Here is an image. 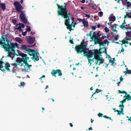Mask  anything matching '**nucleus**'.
<instances>
[{"label":"nucleus","instance_id":"e2e57ef3","mask_svg":"<svg viewBox=\"0 0 131 131\" xmlns=\"http://www.w3.org/2000/svg\"><path fill=\"white\" fill-rule=\"evenodd\" d=\"M97 27L98 28H99L101 26H102L100 24H99L97 25Z\"/></svg>","mask_w":131,"mask_h":131},{"label":"nucleus","instance_id":"0eeeda50","mask_svg":"<svg viewBox=\"0 0 131 131\" xmlns=\"http://www.w3.org/2000/svg\"><path fill=\"white\" fill-rule=\"evenodd\" d=\"M2 40L0 39V45H1L2 47L3 46V47L6 50L7 46V45L5 42L6 39L3 36H2Z\"/></svg>","mask_w":131,"mask_h":131},{"label":"nucleus","instance_id":"bb28decb","mask_svg":"<svg viewBox=\"0 0 131 131\" xmlns=\"http://www.w3.org/2000/svg\"><path fill=\"white\" fill-rule=\"evenodd\" d=\"M124 98H126L127 99V101H129L130 100H131V96L129 94L126 95H125L123 97Z\"/></svg>","mask_w":131,"mask_h":131},{"label":"nucleus","instance_id":"cd10ccee","mask_svg":"<svg viewBox=\"0 0 131 131\" xmlns=\"http://www.w3.org/2000/svg\"><path fill=\"white\" fill-rule=\"evenodd\" d=\"M102 91V90H101L100 89V90H99V89H97L96 90H95V92H94L93 94H92V98L93 97V95H94V94H96V93H99V92H101V91Z\"/></svg>","mask_w":131,"mask_h":131},{"label":"nucleus","instance_id":"6e6552de","mask_svg":"<svg viewBox=\"0 0 131 131\" xmlns=\"http://www.w3.org/2000/svg\"><path fill=\"white\" fill-rule=\"evenodd\" d=\"M25 13L24 12H22L21 13H20V17L21 20L23 22L24 24H26L27 23L28 20L25 16Z\"/></svg>","mask_w":131,"mask_h":131},{"label":"nucleus","instance_id":"f03ea898","mask_svg":"<svg viewBox=\"0 0 131 131\" xmlns=\"http://www.w3.org/2000/svg\"><path fill=\"white\" fill-rule=\"evenodd\" d=\"M4 36L5 37L6 40L7 42V45L8 46L6 48V51L8 52L7 53V55L6 57H10L13 60L14 57V56L15 54H16L15 52V48L16 47L18 48L19 46L17 43H11L7 39V36L6 35H5Z\"/></svg>","mask_w":131,"mask_h":131},{"label":"nucleus","instance_id":"6e6d98bb","mask_svg":"<svg viewBox=\"0 0 131 131\" xmlns=\"http://www.w3.org/2000/svg\"><path fill=\"white\" fill-rule=\"evenodd\" d=\"M69 42L71 44H74L72 39V40L70 39L69 40Z\"/></svg>","mask_w":131,"mask_h":131},{"label":"nucleus","instance_id":"79ce46f5","mask_svg":"<svg viewBox=\"0 0 131 131\" xmlns=\"http://www.w3.org/2000/svg\"><path fill=\"white\" fill-rule=\"evenodd\" d=\"M12 22L14 24L16 25L17 23V20L16 19H13L12 20Z\"/></svg>","mask_w":131,"mask_h":131},{"label":"nucleus","instance_id":"c03bdc74","mask_svg":"<svg viewBox=\"0 0 131 131\" xmlns=\"http://www.w3.org/2000/svg\"><path fill=\"white\" fill-rule=\"evenodd\" d=\"M104 29L105 30V31L106 32H108L109 30V28L106 27H105V28Z\"/></svg>","mask_w":131,"mask_h":131},{"label":"nucleus","instance_id":"473e14b6","mask_svg":"<svg viewBox=\"0 0 131 131\" xmlns=\"http://www.w3.org/2000/svg\"><path fill=\"white\" fill-rule=\"evenodd\" d=\"M118 91V93H124L126 95H127V92H126L125 91H121L119 90V91Z\"/></svg>","mask_w":131,"mask_h":131},{"label":"nucleus","instance_id":"8fccbe9b","mask_svg":"<svg viewBox=\"0 0 131 131\" xmlns=\"http://www.w3.org/2000/svg\"><path fill=\"white\" fill-rule=\"evenodd\" d=\"M91 27H92V29L94 30H95L97 28L95 26H91Z\"/></svg>","mask_w":131,"mask_h":131},{"label":"nucleus","instance_id":"b1692460","mask_svg":"<svg viewBox=\"0 0 131 131\" xmlns=\"http://www.w3.org/2000/svg\"><path fill=\"white\" fill-rule=\"evenodd\" d=\"M57 6H58V9H59V10H60V7L61 6H62V7H61V10H65V9H66V6H66V5H65L63 7V6H60V5H59V4H57Z\"/></svg>","mask_w":131,"mask_h":131},{"label":"nucleus","instance_id":"bf43d9fd","mask_svg":"<svg viewBox=\"0 0 131 131\" xmlns=\"http://www.w3.org/2000/svg\"><path fill=\"white\" fill-rule=\"evenodd\" d=\"M77 19L79 20L80 22L82 21H83V20H82V19L80 18H77Z\"/></svg>","mask_w":131,"mask_h":131},{"label":"nucleus","instance_id":"f704fd0d","mask_svg":"<svg viewBox=\"0 0 131 131\" xmlns=\"http://www.w3.org/2000/svg\"><path fill=\"white\" fill-rule=\"evenodd\" d=\"M15 29L18 30L20 32L22 31H23V30L21 29L20 26H19L18 28H15Z\"/></svg>","mask_w":131,"mask_h":131},{"label":"nucleus","instance_id":"f257e3e1","mask_svg":"<svg viewBox=\"0 0 131 131\" xmlns=\"http://www.w3.org/2000/svg\"><path fill=\"white\" fill-rule=\"evenodd\" d=\"M19 55L22 57V58L20 59L19 58H17L16 62L17 63L18 65L21 66H23L24 68L22 69V71L26 72L28 70V69H30L32 66L31 65L29 64L27 62L28 60L29 61H30L31 60H29V58L27 56L26 54L20 53Z\"/></svg>","mask_w":131,"mask_h":131},{"label":"nucleus","instance_id":"4d7b16f0","mask_svg":"<svg viewBox=\"0 0 131 131\" xmlns=\"http://www.w3.org/2000/svg\"><path fill=\"white\" fill-rule=\"evenodd\" d=\"M85 16L86 17H87L88 18H89L90 17V15H88L87 14H85Z\"/></svg>","mask_w":131,"mask_h":131},{"label":"nucleus","instance_id":"39448f33","mask_svg":"<svg viewBox=\"0 0 131 131\" xmlns=\"http://www.w3.org/2000/svg\"><path fill=\"white\" fill-rule=\"evenodd\" d=\"M93 52L94 58H96V57H99V55L100 54H101L102 53L104 52L105 53H106L107 50L105 47H104L102 48H100V51L97 49L94 50V51Z\"/></svg>","mask_w":131,"mask_h":131},{"label":"nucleus","instance_id":"4be33fe9","mask_svg":"<svg viewBox=\"0 0 131 131\" xmlns=\"http://www.w3.org/2000/svg\"><path fill=\"white\" fill-rule=\"evenodd\" d=\"M126 15H124V18H131V10L130 13L126 12Z\"/></svg>","mask_w":131,"mask_h":131},{"label":"nucleus","instance_id":"6ab92c4d","mask_svg":"<svg viewBox=\"0 0 131 131\" xmlns=\"http://www.w3.org/2000/svg\"><path fill=\"white\" fill-rule=\"evenodd\" d=\"M93 41L94 42V44H100V42L99 40V38H94L93 39L90 40V41Z\"/></svg>","mask_w":131,"mask_h":131},{"label":"nucleus","instance_id":"de8ad7c7","mask_svg":"<svg viewBox=\"0 0 131 131\" xmlns=\"http://www.w3.org/2000/svg\"><path fill=\"white\" fill-rule=\"evenodd\" d=\"M111 65L113 66L114 67H115V65H116V63L114 62H112V64H111Z\"/></svg>","mask_w":131,"mask_h":131},{"label":"nucleus","instance_id":"c9c22d12","mask_svg":"<svg viewBox=\"0 0 131 131\" xmlns=\"http://www.w3.org/2000/svg\"><path fill=\"white\" fill-rule=\"evenodd\" d=\"M27 28L26 29V30L27 31H31V29L30 28V26H26Z\"/></svg>","mask_w":131,"mask_h":131},{"label":"nucleus","instance_id":"49530a36","mask_svg":"<svg viewBox=\"0 0 131 131\" xmlns=\"http://www.w3.org/2000/svg\"><path fill=\"white\" fill-rule=\"evenodd\" d=\"M76 24V23H73V21H72L71 25H72L73 26V27H75V25Z\"/></svg>","mask_w":131,"mask_h":131},{"label":"nucleus","instance_id":"7c9ffc66","mask_svg":"<svg viewBox=\"0 0 131 131\" xmlns=\"http://www.w3.org/2000/svg\"><path fill=\"white\" fill-rule=\"evenodd\" d=\"M126 36L129 37V38H131V32L127 31L126 32Z\"/></svg>","mask_w":131,"mask_h":131},{"label":"nucleus","instance_id":"a878e982","mask_svg":"<svg viewBox=\"0 0 131 131\" xmlns=\"http://www.w3.org/2000/svg\"><path fill=\"white\" fill-rule=\"evenodd\" d=\"M51 73L53 76H54L55 77H56L57 76L56 74L57 73V70H56L52 69L51 72Z\"/></svg>","mask_w":131,"mask_h":131},{"label":"nucleus","instance_id":"603ef678","mask_svg":"<svg viewBox=\"0 0 131 131\" xmlns=\"http://www.w3.org/2000/svg\"><path fill=\"white\" fill-rule=\"evenodd\" d=\"M130 4V2H129L127 1V6L128 7L131 5V4Z\"/></svg>","mask_w":131,"mask_h":131},{"label":"nucleus","instance_id":"5701e85b","mask_svg":"<svg viewBox=\"0 0 131 131\" xmlns=\"http://www.w3.org/2000/svg\"><path fill=\"white\" fill-rule=\"evenodd\" d=\"M6 6L5 4L4 3H2L1 2L0 3V8H1L3 11L5 9Z\"/></svg>","mask_w":131,"mask_h":131},{"label":"nucleus","instance_id":"a19ab883","mask_svg":"<svg viewBox=\"0 0 131 131\" xmlns=\"http://www.w3.org/2000/svg\"><path fill=\"white\" fill-rule=\"evenodd\" d=\"M125 99H124L122 101H120V102L122 103V104L123 103L125 102L126 101V100H127V99L126 98H125Z\"/></svg>","mask_w":131,"mask_h":131},{"label":"nucleus","instance_id":"69168bd1","mask_svg":"<svg viewBox=\"0 0 131 131\" xmlns=\"http://www.w3.org/2000/svg\"><path fill=\"white\" fill-rule=\"evenodd\" d=\"M99 40L100 42H101L102 41V39H101V38H100V37H99Z\"/></svg>","mask_w":131,"mask_h":131},{"label":"nucleus","instance_id":"ea45409f","mask_svg":"<svg viewBox=\"0 0 131 131\" xmlns=\"http://www.w3.org/2000/svg\"><path fill=\"white\" fill-rule=\"evenodd\" d=\"M11 65L14 66L15 67H16L17 65H18V63L17 62L16 63L11 64Z\"/></svg>","mask_w":131,"mask_h":131},{"label":"nucleus","instance_id":"c85d7f7f","mask_svg":"<svg viewBox=\"0 0 131 131\" xmlns=\"http://www.w3.org/2000/svg\"><path fill=\"white\" fill-rule=\"evenodd\" d=\"M57 73L58 74V76H61L62 75L61 71L60 69L57 70Z\"/></svg>","mask_w":131,"mask_h":131},{"label":"nucleus","instance_id":"09e8293b","mask_svg":"<svg viewBox=\"0 0 131 131\" xmlns=\"http://www.w3.org/2000/svg\"><path fill=\"white\" fill-rule=\"evenodd\" d=\"M104 42L106 44V43H107L108 44L109 42L108 41V40L107 39H105L104 40Z\"/></svg>","mask_w":131,"mask_h":131},{"label":"nucleus","instance_id":"3c124183","mask_svg":"<svg viewBox=\"0 0 131 131\" xmlns=\"http://www.w3.org/2000/svg\"><path fill=\"white\" fill-rule=\"evenodd\" d=\"M27 33V32L26 31H25L24 32H23L22 33V35L23 36H25L26 35Z\"/></svg>","mask_w":131,"mask_h":131},{"label":"nucleus","instance_id":"2eb2a0df","mask_svg":"<svg viewBox=\"0 0 131 131\" xmlns=\"http://www.w3.org/2000/svg\"><path fill=\"white\" fill-rule=\"evenodd\" d=\"M125 38V40H123L122 41V43H121V45H123V44H125V43H126L127 44H128L129 43V44L130 42H128V41L130 40H131V38H129L128 37H126Z\"/></svg>","mask_w":131,"mask_h":131},{"label":"nucleus","instance_id":"c756f323","mask_svg":"<svg viewBox=\"0 0 131 131\" xmlns=\"http://www.w3.org/2000/svg\"><path fill=\"white\" fill-rule=\"evenodd\" d=\"M123 73H125V75H127V74L128 73L129 74H131V70L127 71H123Z\"/></svg>","mask_w":131,"mask_h":131},{"label":"nucleus","instance_id":"f8f14e48","mask_svg":"<svg viewBox=\"0 0 131 131\" xmlns=\"http://www.w3.org/2000/svg\"><path fill=\"white\" fill-rule=\"evenodd\" d=\"M95 58L96 60L95 62V63L96 64L99 65L101 64H102L103 63V61L102 60L100 57H96Z\"/></svg>","mask_w":131,"mask_h":131},{"label":"nucleus","instance_id":"58836bf2","mask_svg":"<svg viewBox=\"0 0 131 131\" xmlns=\"http://www.w3.org/2000/svg\"><path fill=\"white\" fill-rule=\"evenodd\" d=\"M105 45L104 42H101L99 44V46L101 47L102 45L104 46Z\"/></svg>","mask_w":131,"mask_h":131},{"label":"nucleus","instance_id":"1a4fd4ad","mask_svg":"<svg viewBox=\"0 0 131 131\" xmlns=\"http://www.w3.org/2000/svg\"><path fill=\"white\" fill-rule=\"evenodd\" d=\"M93 52H92V51L91 50H89L88 51V53L85 55H84V56H85L87 58L89 61L90 62V61H92L93 59L92 60L90 59L92 57H93Z\"/></svg>","mask_w":131,"mask_h":131},{"label":"nucleus","instance_id":"423d86ee","mask_svg":"<svg viewBox=\"0 0 131 131\" xmlns=\"http://www.w3.org/2000/svg\"><path fill=\"white\" fill-rule=\"evenodd\" d=\"M13 4L15 9L17 11L21 13H21L23 12L25 13V11L23 10L24 9L23 7L18 1L15 2H14Z\"/></svg>","mask_w":131,"mask_h":131},{"label":"nucleus","instance_id":"37998d69","mask_svg":"<svg viewBox=\"0 0 131 131\" xmlns=\"http://www.w3.org/2000/svg\"><path fill=\"white\" fill-rule=\"evenodd\" d=\"M25 84V83L24 82H21L20 83V85H19V86H23L24 85V84Z\"/></svg>","mask_w":131,"mask_h":131},{"label":"nucleus","instance_id":"864d4df0","mask_svg":"<svg viewBox=\"0 0 131 131\" xmlns=\"http://www.w3.org/2000/svg\"><path fill=\"white\" fill-rule=\"evenodd\" d=\"M118 38H119V36L118 35L116 36V37H114V39H115V40H116L118 39Z\"/></svg>","mask_w":131,"mask_h":131},{"label":"nucleus","instance_id":"052dcab7","mask_svg":"<svg viewBox=\"0 0 131 131\" xmlns=\"http://www.w3.org/2000/svg\"><path fill=\"white\" fill-rule=\"evenodd\" d=\"M124 105H123V104L122 105H119V107L121 108H122V107H124Z\"/></svg>","mask_w":131,"mask_h":131},{"label":"nucleus","instance_id":"2f4dec72","mask_svg":"<svg viewBox=\"0 0 131 131\" xmlns=\"http://www.w3.org/2000/svg\"><path fill=\"white\" fill-rule=\"evenodd\" d=\"M115 17L114 16H111L110 18V20L111 21H114L115 20Z\"/></svg>","mask_w":131,"mask_h":131},{"label":"nucleus","instance_id":"ddd939ff","mask_svg":"<svg viewBox=\"0 0 131 131\" xmlns=\"http://www.w3.org/2000/svg\"><path fill=\"white\" fill-rule=\"evenodd\" d=\"M4 56L1 59V60L0 61V70L4 72L5 71V70L4 69H2L4 67L3 66V64H5V63L3 61V58Z\"/></svg>","mask_w":131,"mask_h":131},{"label":"nucleus","instance_id":"4c0bfd02","mask_svg":"<svg viewBox=\"0 0 131 131\" xmlns=\"http://www.w3.org/2000/svg\"><path fill=\"white\" fill-rule=\"evenodd\" d=\"M16 40L17 42H20V41L23 40L20 38L19 37H17L16 38Z\"/></svg>","mask_w":131,"mask_h":131},{"label":"nucleus","instance_id":"20e7f679","mask_svg":"<svg viewBox=\"0 0 131 131\" xmlns=\"http://www.w3.org/2000/svg\"><path fill=\"white\" fill-rule=\"evenodd\" d=\"M87 49L85 45L82 44L78 45H77L75 47V50L78 53H81L82 52H83V54L85 55L87 54L88 52L86 51Z\"/></svg>","mask_w":131,"mask_h":131},{"label":"nucleus","instance_id":"9b49d317","mask_svg":"<svg viewBox=\"0 0 131 131\" xmlns=\"http://www.w3.org/2000/svg\"><path fill=\"white\" fill-rule=\"evenodd\" d=\"M65 25L67 27V29L69 30L70 31L72 30V25L70 24L69 19H68L65 20Z\"/></svg>","mask_w":131,"mask_h":131},{"label":"nucleus","instance_id":"e433bc0d","mask_svg":"<svg viewBox=\"0 0 131 131\" xmlns=\"http://www.w3.org/2000/svg\"><path fill=\"white\" fill-rule=\"evenodd\" d=\"M124 25L122 24V25L119 26L120 28L125 30L126 29V28L124 26Z\"/></svg>","mask_w":131,"mask_h":131},{"label":"nucleus","instance_id":"5fc2aeb1","mask_svg":"<svg viewBox=\"0 0 131 131\" xmlns=\"http://www.w3.org/2000/svg\"><path fill=\"white\" fill-rule=\"evenodd\" d=\"M116 112H117L118 113V114L120 115L121 114L122 112H121L120 111H118V110H117Z\"/></svg>","mask_w":131,"mask_h":131},{"label":"nucleus","instance_id":"4468645a","mask_svg":"<svg viewBox=\"0 0 131 131\" xmlns=\"http://www.w3.org/2000/svg\"><path fill=\"white\" fill-rule=\"evenodd\" d=\"M5 68L8 71H10L11 66L10 64L8 62H6L5 64Z\"/></svg>","mask_w":131,"mask_h":131},{"label":"nucleus","instance_id":"7ed1b4c3","mask_svg":"<svg viewBox=\"0 0 131 131\" xmlns=\"http://www.w3.org/2000/svg\"><path fill=\"white\" fill-rule=\"evenodd\" d=\"M21 48L24 50L27 51L28 53L30 56H33L31 58L34 60V61L35 60L38 61L39 60V58L37 59L36 58L37 57L38 58L37 55V52L35 50L30 49L28 45H23L21 47Z\"/></svg>","mask_w":131,"mask_h":131},{"label":"nucleus","instance_id":"a211bd4d","mask_svg":"<svg viewBox=\"0 0 131 131\" xmlns=\"http://www.w3.org/2000/svg\"><path fill=\"white\" fill-rule=\"evenodd\" d=\"M97 115L100 117H102V116H103L105 118L108 119H109L112 120V121H113V120L112 119V118L111 117L107 116L106 115L103 116V114L100 113H99L98 114H97Z\"/></svg>","mask_w":131,"mask_h":131},{"label":"nucleus","instance_id":"13d9d810","mask_svg":"<svg viewBox=\"0 0 131 131\" xmlns=\"http://www.w3.org/2000/svg\"><path fill=\"white\" fill-rule=\"evenodd\" d=\"M45 76L44 75H43L39 79H40L41 80H42V78H45Z\"/></svg>","mask_w":131,"mask_h":131},{"label":"nucleus","instance_id":"aec40b11","mask_svg":"<svg viewBox=\"0 0 131 131\" xmlns=\"http://www.w3.org/2000/svg\"><path fill=\"white\" fill-rule=\"evenodd\" d=\"M117 26H118L119 25H118L116 24H114L113 25H112L111 26V27H112V30H113L114 32L116 31L117 32V31L116 30Z\"/></svg>","mask_w":131,"mask_h":131},{"label":"nucleus","instance_id":"dca6fc26","mask_svg":"<svg viewBox=\"0 0 131 131\" xmlns=\"http://www.w3.org/2000/svg\"><path fill=\"white\" fill-rule=\"evenodd\" d=\"M29 38H28L27 40L29 43L30 44H33L35 40V37L29 36Z\"/></svg>","mask_w":131,"mask_h":131},{"label":"nucleus","instance_id":"412c9836","mask_svg":"<svg viewBox=\"0 0 131 131\" xmlns=\"http://www.w3.org/2000/svg\"><path fill=\"white\" fill-rule=\"evenodd\" d=\"M82 23L83 25V26L84 27H87L89 26V23L87 21L85 20V19L84 18L82 21Z\"/></svg>","mask_w":131,"mask_h":131},{"label":"nucleus","instance_id":"72a5a7b5","mask_svg":"<svg viewBox=\"0 0 131 131\" xmlns=\"http://www.w3.org/2000/svg\"><path fill=\"white\" fill-rule=\"evenodd\" d=\"M63 17L64 18H66V20L67 19H69V21L70 20V19L69 18V16H68V15H67V14L63 16Z\"/></svg>","mask_w":131,"mask_h":131},{"label":"nucleus","instance_id":"393cba45","mask_svg":"<svg viewBox=\"0 0 131 131\" xmlns=\"http://www.w3.org/2000/svg\"><path fill=\"white\" fill-rule=\"evenodd\" d=\"M93 31H90V32L89 34L88 33H87L86 34V36H89L90 37V39L92 40L93 39V38H94V35H93V34H92Z\"/></svg>","mask_w":131,"mask_h":131},{"label":"nucleus","instance_id":"f3484780","mask_svg":"<svg viewBox=\"0 0 131 131\" xmlns=\"http://www.w3.org/2000/svg\"><path fill=\"white\" fill-rule=\"evenodd\" d=\"M93 34L94 35V38H99V37L102 35L100 31H98L96 33L95 31H94L93 32Z\"/></svg>","mask_w":131,"mask_h":131},{"label":"nucleus","instance_id":"9d476101","mask_svg":"<svg viewBox=\"0 0 131 131\" xmlns=\"http://www.w3.org/2000/svg\"><path fill=\"white\" fill-rule=\"evenodd\" d=\"M62 6H61L60 7V10H59L58 11V14L59 15L61 16L62 17H63V16L64 15L67 14L68 13V11L66 10V9L65 10H61V8Z\"/></svg>","mask_w":131,"mask_h":131},{"label":"nucleus","instance_id":"774afa93","mask_svg":"<svg viewBox=\"0 0 131 131\" xmlns=\"http://www.w3.org/2000/svg\"><path fill=\"white\" fill-rule=\"evenodd\" d=\"M124 48H122V49H121V52H120V53H121V52H123L124 51Z\"/></svg>","mask_w":131,"mask_h":131},{"label":"nucleus","instance_id":"a18cd8bd","mask_svg":"<svg viewBox=\"0 0 131 131\" xmlns=\"http://www.w3.org/2000/svg\"><path fill=\"white\" fill-rule=\"evenodd\" d=\"M98 14L100 15V17L102 16L103 15V13L102 12H99Z\"/></svg>","mask_w":131,"mask_h":131},{"label":"nucleus","instance_id":"0e129e2a","mask_svg":"<svg viewBox=\"0 0 131 131\" xmlns=\"http://www.w3.org/2000/svg\"><path fill=\"white\" fill-rule=\"evenodd\" d=\"M80 2L82 3H84L85 2V0H82L80 1Z\"/></svg>","mask_w":131,"mask_h":131},{"label":"nucleus","instance_id":"680f3d73","mask_svg":"<svg viewBox=\"0 0 131 131\" xmlns=\"http://www.w3.org/2000/svg\"><path fill=\"white\" fill-rule=\"evenodd\" d=\"M124 107H122V108H120V109L121 110V111H120L122 113V112H123L124 111L123 108Z\"/></svg>","mask_w":131,"mask_h":131},{"label":"nucleus","instance_id":"338daca9","mask_svg":"<svg viewBox=\"0 0 131 131\" xmlns=\"http://www.w3.org/2000/svg\"><path fill=\"white\" fill-rule=\"evenodd\" d=\"M21 27H22V28H24V27H25V25H24L23 24H21Z\"/></svg>","mask_w":131,"mask_h":131}]
</instances>
